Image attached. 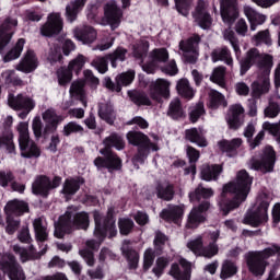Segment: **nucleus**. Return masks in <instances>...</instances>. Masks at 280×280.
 Masks as SVG:
<instances>
[{
	"instance_id": "nucleus-1",
	"label": "nucleus",
	"mask_w": 280,
	"mask_h": 280,
	"mask_svg": "<svg viewBox=\"0 0 280 280\" xmlns=\"http://www.w3.org/2000/svg\"><path fill=\"white\" fill-rule=\"evenodd\" d=\"M250 185H253V177L248 175L246 170H242L236 174V180L229 183L223 186L222 198H226L229 194L234 196V199L229 203L221 202L220 208L224 212V215L229 213V211H233V209H237L246 198H248V194L250 191Z\"/></svg>"
},
{
	"instance_id": "nucleus-2",
	"label": "nucleus",
	"mask_w": 280,
	"mask_h": 280,
	"mask_svg": "<svg viewBox=\"0 0 280 280\" xmlns=\"http://www.w3.org/2000/svg\"><path fill=\"white\" fill-rule=\"evenodd\" d=\"M105 149L100 151L104 158H96L94 160V165L97 170L106 168L108 172H115V170H121V159L117 156L110 148H116V150H124L126 143L124 142V138L117 133H112L109 137L104 140Z\"/></svg>"
},
{
	"instance_id": "nucleus-3",
	"label": "nucleus",
	"mask_w": 280,
	"mask_h": 280,
	"mask_svg": "<svg viewBox=\"0 0 280 280\" xmlns=\"http://www.w3.org/2000/svg\"><path fill=\"white\" fill-rule=\"evenodd\" d=\"M113 213H115V208H108L107 219H105L102 217V213L94 211V236L98 241L88 240L85 242L86 248H90L91 250H97L106 238V235L109 234V237H115V235H117V228L115 226V219H113Z\"/></svg>"
},
{
	"instance_id": "nucleus-4",
	"label": "nucleus",
	"mask_w": 280,
	"mask_h": 280,
	"mask_svg": "<svg viewBox=\"0 0 280 280\" xmlns=\"http://www.w3.org/2000/svg\"><path fill=\"white\" fill-rule=\"evenodd\" d=\"M90 220L89 213L75 212V208L70 207L63 215L59 218V221L55 223V237L62 240L65 233H70L73 229H89Z\"/></svg>"
},
{
	"instance_id": "nucleus-5",
	"label": "nucleus",
	"mask_w": 280,
	"mask_h": 280,
	"mask_svg": "<svg viewBox=\"0 0 280 280\" xmlns=\"http://www.w3.org/2000/svg\"><path fill=\"white\" fill-rule=\"evenodd\" d=\"M151 138L153 141L150 140L145 133L139 131H129L127 133V141H129L131 145H139L138 154L132 159L137 170H139L137 163H143L150 152H159V136L151 135Z\"/></svg>"
},
{
	"instance_id": "nucleus-6",
	"label": "nucleus",
	"mask_w": 280,
	"mask_h": 280,
	"mask_svg": "<svg viewBox=\"0 0 280 280\" xmlns=\"http://www.w3.org/2000/svg\"><path fill=\"white\" fill-rule=\"evenodd\" d=\"M272 70V56H266L265 62L258 65L257 80L252 83V96L259 100L261 95L270 93V71Z\"/></svg>"
},
{
	"instance_id": "nucleus-7",
	"label": "nucleus",
	"mask_w": 280,
	"mask_h": 280,
	"mask_svg": "<svg viewBox=\"0 0 280 280\" xmlns=\"http://www.w3.org/2000/svg\"><path fill=\"white\" fill-rule=\"evenodd\" d=\"M270 207V200L266 195H261L257 201L256 207L252 212H248L244 218V223L250 226L257 228L268 222V208Z\"/></svg>"
},
{
	"instance_id": "nucleus-8",
	"label": "nucleus",
	"mask_w": 280,
	"mask_h": 280,
	"mask_svg": "<svg viewBox=\"0 0 280 280\" xmlns=\"http://www.w3.org/2000/svg\"><path fill=\"white\" fill-rule=\"evenodd\" d=\"M0 268L9 277L10 280H25V271L23 267L16 262L12 254H4L0 259Z\"/></svg>"
},
{
	"instance_id": "nucleus-9",
	"label": "nucleus",
	"mask_w": 280,
	"mask_h": 280,
	"mask_svg": "<svg viewBox=\"0 0 280 280\" xmlns=\"http://www.w3.org/2000/svg\"><path fill=\"white\" fill-rule=\"evenodd\" d=\"M277 161V155L275 154V149L272 147H266L262 151L260 160L253 159L249 163L250 170H256L262 172L264 174L272 172L275 170V163Z\"/></svg>"
},
{
	"instance_id": "nucleus-10",
	"label": "nucleus",
	"mask_w": 280,
	"mask_h": 280,
	"mask_svg": "<svg viewBox=\"0 0 280 280\" xmlns=\"http://www.w3.org/2000/svg\"><path fill=\"white\" fill-rule=\"evenodd\" d=\"M60 183H62V178L58 176L54 177V179L50 182L49 177L39 175L32 184V191L35 194V196H43L44 198H47L51 189L60 187Z\"/></svg>"
},
{
	"instance_id": "nucleus-11",
	"label": "nucleus",
	"mask_w": 280,
	"mask_h": 280,
	"mask_svg": "<svg viewBox=\"0 0 280 280\" xmlns=\"http://www.w3.org/2000/svg\"><path fill=\"white\" fill-rule=\"evenodd\" d=\"M124 11L117 5L115 0H110L104 5L103 24L109 25L112 30H117L121 24Z\"/></svg>"
},
{
	"instance_id": "nucleus-12",
	"label": "nucleus",
	"mask_w": 280,
	"mask_h": 280,
	"mask_svg": "<svg viewBox=\"0 0 280 280\" xmlns=\"http://www.w3.org/2000/svg\"><path fill=\"white\" fill-rule=\"evenodd\" d=\"M200 44V36L194 35L187 40L179 42V49L186 60L190 65L196 63L198 60V45Z\"/></svg>"
},
{
	"instance_id": "nucleus-13",
	"label": "nucleus",
	"mask_w": 280,
	"mask_h": 280,
	"mask_svg": "<svg viewBox=\"0 0 280 280\" xmlns=\"http://www.w3.org/2000/svg\"><path fill=\"white\" fill-rule=\"evenodd\" d=\"M187 248L199 257H207L211 259L214 255H218V245L215 243H211L207 248L202 246V236H198L195 240H191L187 243Z\"/></svg>"
},
{
	"instance_id": "nucleus-14",
	"label": "nucleus",
	"mask_w": 280,
	"mask_h": 280,
	"mask_svg": "<svg viewBox=\"0 0 280 280\" xmlns=\"http://www.w3.org/2000/svg\"><path fill=\"white\" fill-rule=\"evenodd\" d=\"M211 203L209 201H205L199 205V207H195L188 214V219L186 222V229H198L207 218L205 217V212L209 211Z\"/></svg>"
},
{
	"instance_id": "nucleus-15",
	"label": "nucleus",
	"mask_w": 280,
	"mask_h": 280,
	"mask_svg": "<svg viewBox=\"0 0 280 280\" xmlns=\"http://www.w3.org/2000/svg\"><path fill=\"white\" fill-rule=\"evenodd\" d=\"M8 104L10 108H13V110H27V113H32L36 107V102L25 94H18L16 96H14V94H10Z\"/></svg>"
},
{
	"instance_id": "nucleus-16",
	"label": "nucleus",
	"mask_w": 280,
	"mask_h": 280,
	"mask_svg": "<svg viewBox=\"0 0 280 280\" xmlns=\"http://www.w3.org/2000/svg\"><path fill=\"white\" fill-rule=\"evenodd\" d=\"M19 25L16 19L9 18L0 25V54L8 47L12 36L14 35V27Z\"/></svg>"
},
{
	"instance_id": "nucleus-17",
	"label": "nucleus",
	"mask_w": 280,
	"mask_h": 280,
	"mask_svg": "<svg viewBox=\"0 0 280 280\" xmlns=\"http://www.w3.org/2000/svg\"><path fill=\"white\" fill-rule=\"evenodd\" d=\"M62 18L60 13H50L47 16V22L40 27L42 36H54L62 32Z\"/></svg>"
},
{
	"instance_id": "nucleus-18",
	"label": "nucleus",
	"mask_w": 280,
	"mask_h": 280,
	"mask_svg": "<svg viewBox=\"0 0 280 280\" xmlns=\"http://www.w3.org/2000/svg\"><path fill=\"white\" fill-rule=\"evenodd\" d=\"M42 119L45 124V128H44L45 135H49V132H56V130H58V125L65 121V117L61 115H58L56 113V109L54 108L46 109L42 114Z\"/></svg>"
},
{
	"instance_id": "nucleus-19",
	"label": "nucleus",
	"mask_w": 280,
	"mask_h": 280,
	"mask_svg": "<svg viewBox=\"0 0 280 280\" xmlns=\"http://www.w3.org/2000/svg\"><path fill=\"white\" fill-rule=\"evenodd\" d=\"M192 16L201 30H209V27H211V15H209V12H207V2H205V0H199Z\"/></svg>"
},
{
	"instance_id": "nucleus-20",
	"label": "nucleus",
	"mask_w": 280,
	"mask_h": 280,
	"mask_svg": "<svg viewBox=\"0 0 280 280\" xmlns=\"http://www.w3.org/2000/svg\"><path fill=\"white\" fill-rule=\"evenodd\" d=\"M266 56L270 55H260L257 48H252L246 58L241 61V75H245V73L255 65L257 63V68L259 69L260 62H266Z\"/></svg>"
},
{
	"instance_id": "nucleus-21",
	"label": "nucleus",
	"mask_w": 280,
	"mask_h": 280,
	"mask_svg": "<svg viewBox=\"0 0 280 280\" xmlns=\"http://www.w3.org/2000/svg\"><path fill=\"white\" fill-rule=\"evenodd\" d=\"M247 266L249 272L255 275V277H259L266 272V260L261 257V254H257V252L249 253L247 256Z\"/></svg>"
},
{
	"instance_id": "nucleus-22",
	"label": "nucleus",
	"mask_w": 280,
	"mask_h": 280,
	"mask_svg": "<svg viewBox=\"0 0 280 280\" xmlns=\"http://www.w3.org/2000/svg\"><path fill=\"white\" fill-rule=\"evenodd\" d=\"M223 23L231 25L237 19V0H220Z\"/></svg>"
},
{
	"instance_id": "nucleus-23",
	"label": "nucleus",
	"mask_w": 280,
	"mask_h": 280,
	"mask_svg": "<svg viewBox=\"0 0 280 280\" xmlns=\"http://www.w3.org/2000/svg\"><path fill=\"white\" fill-rule=\"evenodd\" d=\"M37 68L38 58H36V54L33 50H27L15 67V69L22 71V73H32V71H36Z\"/></svg>"
},
{
	"instance_id": "nucleus-24",
	"label": "nucleus",
	"mask_w": 280,
	"mask_h": 280,
	"mask_svg": "<svg viewBox=\"0 0 280 280\" xmlns=\"http://www.w3.org/2000/svg\"><path fill=\"white\" fill-rule=\"evenodd\" d=\"M185 215V208L183 206L168 205L167 208L163 209L160 213V218L165 220V222H174L178 224Z\"/></svg>"
},
{
	"instance_id": "nucleus-25",
	"label": "nucleus",
	"mask_w": 280,
	"mask_h": 280,
	"mask_svg": "<svg viewBox=\"0 0 280 280\" xmlns=\"http://www.w3.org/2000/svg\"><path fill=\"white\" fill-rule=\"evenodd\" d=\"M170 81L165 79H158L151 84L150 95L152 100L161 102V97H170Z\"/></svg>"
},
{
	"instance_id": "nucleus-26",
	"label": "nucleus",
	"mask_w": 280,
	"mask_h": 280,
	"mask_svg": "<svg viewBox=\"0 0 280 280\" xmlns=\"http://www.w3.org/2000/svg\"><path fill=\"white\" fill-rule=\"evenodd\" d=\"M152 56V63L144 65L142 67L145 73H154L156 71V67H159V62H167L170 60V52L165 48L154 49L151 52Z\"/></svg>"
},
{
	"instance_id": "nucleus-27",
	"label": "nucleus",
	"mask_w": 280,
	"mask_h": 280,
	"mask_svg": "<svg viewBox=\"0 0 280 280\" xmlns=\"http://www.w3.org/2000/svg\"><path fill=\"white\" fill-rule=\"evenodd\" d=\"M179 264L182 268H184V272H180V267L174 264L171 267L170 275L176 280H189L191 279V262L187 261L185 258L179 259Z\"/></svg>"
},
{
	"instance_id": "nucleus-28",
	"label": "nucleus",
	"mask_w": 280,
	"mask_h": 280,
	"mask_svg": "<svg viewBox=\"0 0 280 280\" xmlns=\"http://www.w3.org/2000/svg\"><path fill=\"white\" fill-rule=\"evenodd\" d=\"M231 115L228 117V124L233 130H237L244 124L242 117L244 116L245 109L242 104H235L230 107Z\"/></svg>"
},
{
	"instance_id": "nucleus-29",
	"label": "nucleus",
	"mask_w": 280,
	"mask_h": 280,
	"mask_svg": "<svg viewBox=\"0 0 280 280\" xmlns=\"http://www.w3.org/2000/svg\"><path fill=\"white\" fill-rule=\"evenodd\" d=\"M30 211V206L23 200L13 199L9 201L4 207L5 215L12 218V215H23Z\"/></svg>"
},
{
	"instance_id": "nucleus-30",
	"label": "nucleus",
	"mask_w": 280,
	"mask_h": 280,
	"mask_svg": "<svg viewBox=\"0 0 280 280\" xmlns=\"http://www.w3.org/2000/svg\"><path fill=\"white\" fill-rule=\"evenodd\" d=\"M243 10L245 16L250 23L252 32H255V30H257V25H264L266 23L267 16L257 12V10L253 9L250 5H245Z\"/></svg>"
},
{
	"instance_id": "nucleus-31",
	"label": "nucleus",
	"mask_w": 280,
	"mask_h": 280,
	"mask_svg": "<svg viewBox=\"0 0 280 280\" xmlns=\"http://www.w3.org/2000/svg\"><path fill=\"white\" fill-rule=\"evenodd\" d=\"M86 5V0H72L66 5V19L69 23H73L78 20V15Z\"/></svg>"
},
{
	"instance_id": "nucleus-32",
	"label": "nucleus",
	"mask_w": 280,
	"mask_h": 280,
	"mask_svg": "<svg viewBox=\"0 0 280 280\" xmlns=\"http://www.w3.org/2000/svg\"><path fill=\"white\" fill-rule=\"evenodd\" d=\"M13 250L14 253H16V255H20L21 261L25 264V261H30V259H40V257L45 255V253H47V245L43 250L38 253L34 250V245L30 246V254H27V250H25L23 247L19 245H14Z\"/></svg>"
},
{
	"instance_id": "nucleus-33",
	"label": "nucleus",
	"mask_w": 280,
	"mask_h": 280,
	"mask_svg": "<svg viewBox=\"0 0 280 280\" xmlns=\"http://www.w3.org/2000/svg\"><path fill=\"white\" fill-rule=\"evenodd\" d=\"M74 37L83 45H91L97 38V32L91 26L74 30Z\"/></svg>"
},
{
	"instance_id": "nucleus-34",
	"label": "nucleus",
	"mask_w": 280,
	"mask_h": 280,
	"mask_svg": "<svg viewBox=\"0 0 280 280\" xmlns=\"http://www.w3.org/2000/svg\"><path fill=\"white\" fill-rule=\"evenodd\" d=\"M21 155L24 156V159H32V156H35V159H38L40 156V149H38V145H36V142L32 139H28L24 142H19Z\"/></svg>"
},
{
	"instance_id": "nucleus-35",
	"label": "nucleus",
	"mask_w": 280,
	"mask_h": 280,
	"mask_svg": "<svg viewBox=\"0 0 280 280\" xmlns=\"http://www.w3.org/2000/svg\"><path fill=\"white\" fill-rule=\"evenodd\" d=\"M186 139L190 141V143H196L199 148H207L208 145L202 128H190L186 130Z\"/></svg>"
},
{
	"instance_id": "nucleus-36",
	"label": "nucleus",
	"mask_w": 280,
	"mask_h": 280,
	"mask_svg": "<svg viewBox=\"0 0 280 280\" xmlns=\"http://www.w3.org/2000/svg\"><path fill=\"white\" fill-rule=\"evenodd\" d=\"M222 174V166L220 165H203L201 168V178L207 183L218 180V176Z\"/></svg>"
},
{
	"instance_id": "nucleus-37",
	"label": "nucleus",
	"mask_w": 280,
	"mask_h": 280,
	"mask_svg": "<svg viewBox=\"0 0 280 280\" xmlns=\"http://www.w3.org/2000/svg\"><path fill=\"white\" fill-rule=\"evenodd\" d=\"M98 116L101 119L106 121L107 124H115V109L113 108V104L110 103H100L98 105Z\"/></svg>"
},
{
	"instance_id": "nucleus-38",
	"label": "nucleus",
	"mask_w": 280,
	"mask_h": 280,
	"mask_svg": "<svg viewBox=\"0 0 280 280\" xmlns=\"http://www.w3.org/2000/svg\"><path fill=\"white\" fill-rule=\"evenodd\" d=\"M70 95L74 100H80L86 107V93L84 92V81H74L70 86Z\"/></svg>"
},
{
	"instance_id": "nucleus-39",
	"label": "nucleus",
	"mask_w": 280,
	"mask_h": 280,
	"mask_svg": "<svg viewBox=\"0 0 280 280\" xmlns=\"http://www.w3.org/2000/svg\"><path fill=\"white\" fill-rule=\"evenodd\" d=\"M166 115L171 117V119H182V117H185V110L183 109V104L179 98H173L171 101Z\"/></svg>"
},
{
	"instance_id": "nucleus-40",
	"label": "nucleus",
	"mask_w": 280,
	"mask_h": 280,
	"mask_svg": "<svg viewBox=\"0 0 280 280\" xmlns=\"http://www.w3.org/2000/svg\"><path fill=\"white\" fill-rule=\"evenodd\" d=\"M212 62H218L222 60L229 67H233V57H231V50L229 48L223 47L212 51L211 54Z\"/></svg>"
},
{
	"instance_id": "nucleus-41",
	"label": "nucleus",
	"mask_w": 280,
	"mask_h": 280,
	"mask_svg": "<svg viewBox=\"0 0 280 280\" xmlns=\"http://www.w3.org/2000/svg\"><path fill=\"white\" fill-rule=\"evenodd\" d=\"M25 47V38H20L15 46L4 56V62H12V60H16L21 58V54H23V48Z\"/></svg>"
},
{
	"instance_id": "nucleus-42",
	"label": "nucleus",
	"mask_w": 280,
	"mask_h": 280,
	"mask_svg": "<svg viewBox=\"0 0 280 280\" xmlns=\"http://www.w3.org/2000/svg\"><path fill=\"white\" fill-rule=\"evenodd\" d=\"M273 100H280L279 93H276L273 97L269 100V105L264 110L265 117H268L269 119H275L280 113V104L279 102H273Z\"/></svg>"
},
{
	"instance_id": "nucleus-43",
	"label": "nucleus",
	"mask_w": 280,
	"mask_h": 280,
	"mask_svg": "<svg viewBox=\"0 0 280 280\" xmlns=\"http://www.w3.org/2000/svg\"><path fill=\"white\" fill-rule=\"evenodd\" d=\"M33 226L35 231V237L37 242H47V237H49V231L47 228L43 225V219L38 218L33 221Z\"/></svg>"
},
{
	"instance_id": "nucleus-44",
	"label": "nucleus",
	"mask_w": 280,
	"mask_h": 280,
	"mask_svg": "<svg viewBox=\"0 0 280 280\" xmlns=\"http://www.w3.org/2000/svg\"><path fill=\"white\" fill-rule=\"evenodd\" d=\"M82 183H84V180H82L81 178L66 179L61 192L65 194V196H73L80 189V185H82Z\"/></svg>"
},
{
	"instance_id": "nucleus-45",
	"label": "nucleus",
	"mask_w": 280,
	"mask_h": 280,
	"mask_svg": "<svg viewBox=\"0 0 280 280\" xmlns=\"http://www.w3.org/2000/svg\"><path fill=\"white\" fill-rule=\"evenodd\" d=\"M226 98L222 95V93L211 90L209 93V106L210 108H220V106L226 107Z\"/></svg>"
},
{
	"instance_id": "nucleus-46",
	"label": "nucleus",
	"mask_w": 280,
	"mask_h": 280,
	"mask_svg": "<svg viewBox=\"0 0 280 280\" xmlns=\"http://www.w3.org/2000/svg\"><path fill=\"white\" fill-rule=\"evenodd\" d=\"M226 75V68L224 67H217L213 69L212 74L210 75L211 82L224 89L226 86V81L224 80Z\"/></svg>"
},
{
	"instance_id": "nucleus-47",
	"label": "nucleus",
	"mask_w": 280,
	"mask_h": 280,
	"mask_svg": "<svg viewBox=\"0 0 280 280\" xmlns=\"http://www.w3.org/2000/svg\"><path fill=\"white\" fill-rule=\"evenodd\" d=\"M213 196L212 188H205L202 185H199L195 191L189 192L190 201L194 202L195 200H200L201 198H211Z\"/></svg>"
},
{
	"instance_id": "nucleus-48",
	"label": "nucleus",
	"mask_w": 280,
	"mask_h": 280,
	"mask_svg": "<svg viewBox=\"0 0 280 280\" xmlns=\"http://www.w3.org/2000/svg\"><path fill=\"white\" fill-rule=\"evenodd\" d=\"M235 275H237V266H235V262L225 260L221 267L220 278L223 280L231 279V277H235Z\"/></svg>"
},
{
	"instance_id": "nucleus-49",
	"label": "nucleus",
	"mask_w": 280,
	"mask_h": 280,
	"mask_svg": "<svg viewBox=\"0 0 280 280\" xmlns=\"http://www.w3.org/2000/svg\"><path fill=\"white\" fill-rule=\"evenodd\" d=\"M242 145V139L235 138L232 139L231 141L229 140H222L218 143L219 149L221 152H235L237 148Z\"/></svg>"
},
{
	"instance_id": "nucleus-50",
	"label": "nucleus",
	"mask_w": 280,
	"mask_h": 280,
	"mask_svg": "<svg viewBox=\"0 0 280 280\" xmlns=\"http://www.w3.org/2000/svg\"><path fill=\"white\" fill-rule=\"evenodd\" d=\"M177 91L179 95L186 97L187 100H191V97L195 95L194 89H191V85H189V80L187 79H180L177 82Z\"/></svg>"
},
{
	"instance_id": "nucleus-51",
	"label": "nucleus",
	"mask_w": 280,
	"mask_h": 280,
	"mask_svg": "<svg viewBox=\"0 0 280 280\" xmlns=\"http://www.w3.org/2000/svg\"><path fill=\"white\" fill-rule=\"evenodd\" d=\"M223 38L231 44L234 52L236 54V58H240L242 50L240 49V42L237 40V37H235V32L231 31V28L225 30L223 33Z\"/></svg>"
},
{
	"instance_id": "nucleus-52",
	"label": "nucleus",
	"mask_w": 280,
	"mask_h": 280,
	"mask_svg": "<svg viewBox=\"0 0 280 280\" xmlns=\"http://www.w3.org/2000/svg\"><path fill=\"white\" fill-rule=\"evenodd\" d=\"M156 191L158 198H161L162 200L170 201L174 198V186L170 184H163L158 186Z\"/></svg>"
},
{
	"instance_id": "nucleus-53",
	"label": "nucleus",
	"mask_w": 280,
	"mask_h": 280,
	"mask_svg": "<svg viewBox=\"0 0 280 280\" xmlns=\"http://www.w3.org/2000/svg\"><path fill=\"white\" fill-rule=\"evenodd\" d=\"M128 54V50L124 47H118L113 54L108 55V58L112 62V67L116 69L117 61L124 62L126 60V55Z\"/></svg>"
},
{
	"instance_id": "nucleus-54",
	"label": "nucleus",
	"mask_w": 280,
	"mask_h": 280,
	"mask_svg": "<svg viewBox=\"0 0 280 280\" xmlns=\"http://www.w3.org/2000/svg\"><path fill=\"white\" fill-rule=\"evenodd\" d=\"M129 97L137 106H150L152 104L148 95L141 92H129Z\"/></svg>"
},
{
	"instance_id": "nucleus-55",
	"label": "nucleus",
	"mask_w": 280,
	"mask_h": 280,
	"mask_svg": "<svg viewBox=\"0 0 280 280\" xmlns=\"http://www.w3.org/2000/svg\"><path fill=\"white\" fill-rule=\"evenodd\" d=\"M149 49L150 43L145 39L140 40L138 44L133 45L135 58H144V56H148Z\"/></svg>"
},
{
	"instance_id": "nucleus-56",
	"label": "nucleus",
	"mask_w": 280,
	"mask_h": 280,
	"mask_svg": "<svg viewBox=\"0 0 280 280\" xmlns=\"http://www.w3.org/2000/svg\"><path fill=\"white\" fill-rule=\"evenodd\" d=\"M118 228L120 231V235H129L135 229V221L132 219L122 218L118 220Z\"/></svg>"
},
{
	"instance_id": "nucleus-57",
	"label": "nucleus",
	"mask_w": 280,
	"mask_h": 280,
	"mask_svg": "<svg viewBox=\"0 0 280 280\" xmlns=\"http://www.w3.org/2000/svg\"><path fill=\"white\" fill-rule=\"evenodd\" d=\"M19 132V143L30 140V122L22 121L16 126Z\"/></svg>"
},
{
	"instance_id": "nucleus-58",
	"label": "nucleus",
	"mask_w": 280,
	"mask_h": 280,
	"mask_svg": "<svg viewBox=\"0 0 280 280\" xmlns=\"http://www.w3.org/2000/svg\"><path fill=\"white\" fill-rule=\"evenodd\" d=\"M133 80H135V71L132 70L121 73L116 78V82L118 86H128L129 84H132Z\"/></svg>"
},
{
	"instance_id": "nucleus-59",
	"label": "nucleus",
	"mask_w": 280,
	"mask_h": 280,
	"mask_svg": "<svg viewBox=\"0 0 280 280\" xmlns=\"http://www.w3.org/2000/svg\"><path fill=\"white\" fill-rule=\"evenodd\" d=\"M122 253L126 255L129 268H137L139 266V253L133 249L126 250V247H122Z\"/></svg>"
},
{
	"instance_id": "nucleus-60",
	"label": "nucleus",
	"mask_w": 280,
	"mask_h": 280,
	"mask_svg": "<svg viewBox=\"0 0 280 280\" xmlns=\"http://www.w3.org/2000/svg\"><path fill=\"white\" fill-rule=\"evenodd\" d=\"M62 132H63L65 137H69L70 135H73L77 132H84V127H82L80 124H78L75 121H70L63 126Z\"/></svg>"
},
{
	"instance_id": "nucleus-61",
	"label": "nucleus",
	"mask_w": 280,
	"mask_h": 280,
	"mask_svg": "<svg viewBox=\"0 0 280 280\" xmlns=\"http://www.w3.org/2000/svg\"><path fill=\"white\" fill-rule=\"evenodd\" d=\"M57 78H58V82H59L60 86H65V84H69V82H71V78H72L70 69L69 68L68 69L60 68L57 71Z\"/></svg>"
},
{
	"instance_id": "nucleus-62",
	"label": "nucleus",
	"mask_w": 280,
	"mask_h": 280,
	"mask_svg": "<svg viewBox=\"0 0 280 280\" xmlns=\"http://www.w3.org/2000/svg\"><path fill=\"white\" fill-rule=\"evenodd\" d=\"M256 253L260 254L262 261H266V259H269V257H275V255H279V257H280V246L271 245L270 247H267L264 250L256 252Z\"/></svg>"
},
{
	"instance_id": "nucleus-63",
	"label": "nucleus",
	"mask_w": 280,
	"mask_h": 280,
	"mask_svg": "<svg viewBox=\"0 0 280 280\" xmlns=\"http://www.w3.org/2000/svg\"><path fill=\"white\" fill-rule=\"evenodd\" d=\"M86 65V58L84 55H79L75 59L69 62L68 69L70 71H82V68Z\"/></svg>"
},
{
	"instance_id": "nucleus-64",
	"label": "nucleus",
	"mask_w": 280,
	"mask_h": 280,
	"mask_svg": "<svg viewBox=\"0 0 280 280\" xmlns=\"http://www.w3.org/2000/svg\"><path fill=\"white\" fill-rule=\"evenodd\" d=\"M92 67H94L98 73H106V71H108V61L106 57H96L92 61Z\"/></svg>"
}]
</instances>
